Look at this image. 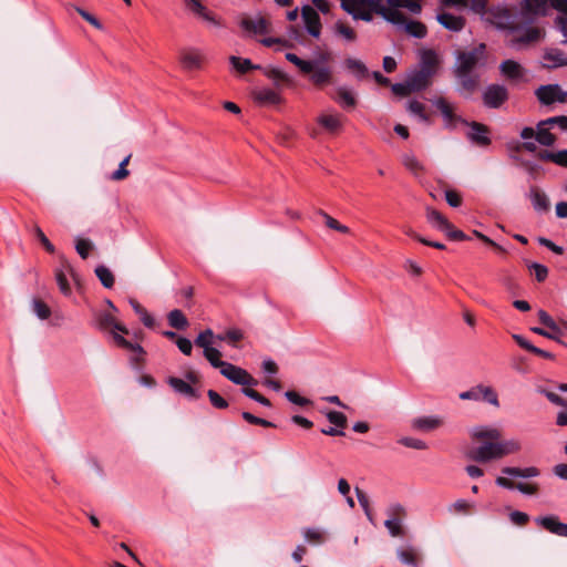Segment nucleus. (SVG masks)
Returning a JSON list of instances; mask_svg holds the SVG:
<instances>
[{
  "mask_svg": "<svg viewBox=\"0 0 567 567\" xmlns=\"http://www.w3.org/2000/svg\"><path fill=\"white\" fill-rule=\"evenodd\" d=\"M502 431L492 426H476L472 430L471 437L478 446L468 451V457L477 463H488L501 460L499 439Z\"/></svg>",
  "mask_w": 567,
  "mask_h": 567,
  "instance_id": "1",
  "label": "nucleus"
},
{
  "mask_svg": "<svg viewBox=\"0 0 567 567\" xmlns=\"http://www.w3.org/2000/svg\"><path fill=\"white\" fill-rule=\"evenodd\" d=\"M99 327L104 330H111L114 343L122 349L133 352L132 363L136 367L143 365L145 361V350L138 343L126 340L122 334H128L130 331L123 323L109 311L100 312L96 317Z\"/></svg>",
  "mask_w": 567,
  "mask_h": 567,
  "instance_id": "2",
  "label": "nucleus"
},
{
  "mask_svg": "<svg viewBox=\"0 0 567 567\" xmlns=\"http://www.w3.org/2000/svg\"><path fill=\"white\" fill-rule=\"evenodd\" d=\"M433 78L420 70H415L408 75L403 83H395L391 86L392 92L399 96H408L415 92H421L432 84Z\"/></svg>",
  "mask_w": 567,
  "mask_h": 567,
  "instance_id": "3",
  "label": "nucleus"
},
{
  "mask_svg": "<svg viewBox=\"0 0 567 567\" xmlns=\"http://www.w3.org/2000/svg\"><path fill=\"white\" fill-rule=\"evenodd\" d=\"M487 19L491 23L503 30H517V19L511 9L505 7H493L487 11Z\"/></svg>",
  "mask_w": 567,
  "mask_h": 567,
  "instance_id": "4",
  "label": "nucleus"
},
{
  "mask_svg": "<svg viewBox=\"0 0 567 567\" xmlns=\"http://www.w3.org/2000/svg\"><path fill=\"white\" fill-rule=\"evenodd\" d=\"M302 74L309 76V81L317 89H323L327 85L333 83L332 69L324 64H319V61H312L310 72H303Z\"/></svg>",
  "mask_w": 567,
  "mask_h": 567,
  "instance_id": "5",
  "label": "nucleus"
},
{
  "mask_svg": "<svg viewBox=\"0 0 567 567\" xmlns=\"http://www.w3.org/2000/svg\"><path fill=\"white\" fill-rule=\"evenodd\" d=\"M485 44H481L478 48L464 51L458 54V65L455 70V75H464L472 73V71L478 64V61L484 52Z\"/></svg>",
  "mask_w": 567,
  "mask_h": 567,
  "instance_id": "6",
  "label": "nucleus"
},
{
  "mask_svg": "<svg viewBox=\"0 0 567 567\" xmlns=\"http://www.w3.org/2000/svg\"><path fill=\"white\" fill-rule=\"evenodd\" d=\"M535 95L544 105L567 102V92H564L558 84L542 85L535 91Z\"/></svg>",
  "mask_w": 567,
  "mask_h": 567,
  "instance_id": "7",
  "label": "nucleus"
},
{
  "mask_svg": "<svg viewBox=\"0 0 567 567\" xmlns=\"http://www.w3.org/2000/svg\"><path fill=\"white\" fill-rule=\"evenodd\" d=\"M220 373L235 384L243 385L244 388H250L258 384V381L252 378L245 369L231 363H227Z\"/></svg>",
  "mask_w": 567,
  "mask_h": 567,
  "instance_id": "8",
  "label": "nucleus"
},
{
  "mask_svg": "<svg viewBox=\"0 0 567 567\" xmlns=\"http://www.w3.org/2000/svg\"><path fill=\"white\" fill-rule=\"evenodd\" d=\"M369 12L380 14L386 21L391 23L401 22L404 19V13L400 10L392 9V7H385L382 0H363Z\"/></svg>",
  "mask_w": 567,
  "mask_h": 567,
  "instance_id": "9",
  "label": "nucleus"
},
{
  "mask_svg": "<svg viewBox=\"0 0 567 567\" xmlns=\"http://www.w3.org/2000/svg\"><path fill=\"white\" fill-rule=\"evenodd\" d=\"M406 512L400 504L391 505L388 509L389 518L384 522V526L389 529L391 536H403V528L401 526L402 519L405 517Z\"/></svg>",
  "mask_w": 567,
  "mask_h": 567,
  "instance_id": "10",
  "label": "nucleus"
},
{
  "mask_svg": "<svg viewBox=\"0 0 567 567\" xmlns=\"http://www.w3.org/2000/svg\"><path fill=\"white\" fill-rule=\"evenodd\" d=\"M508 100V91L499 84L488 85L483 94L484 104L491 109L501 107Z\"/></svg>",
  "mask_w": 567,
  "mask_h": 567,
  "instance_id": "11",
  "label": "nucleus"
},
{
  "mask_svg": "<svg viewBox=\"0 0 567 567\" xmlns=\"http://www.w3.org/2000/svg\"><path fill=\"white\" fill-rule=\"evenodd\" d=\"M240 27L247 33L254 35H264L268 34L271 31V23L269 19L261 16H258L256 18L244 17L240 21Z\"/></svg>",
  "mask_w": 567,
  "mask_h": 567,
  "instance_id": "12",
  "label": "nucleus"
},
{
  "mask_svg": "<svg viewBox=\"0 0 567 567\" xmlns=\"http://www.w3.org/2000/svg\"><path fill=\"white\" fill-rule=\"evenodd\" d=\"M463 124L471 127L472 132L467 133V137L475 145L481 147H487L491 145L492 140L489 137V127L480 122L463 121Z\"/></svg>",
  "mask_w": 567,
  "mask_h": 567,
  "instance_id": "13",
  "label": "nucleus"
},
{
  "mask_svg": "<svg viewBox=\"0 0 567 567\" xmlns=\"http://www.w3.org/2000/svg\"><path fill=\"white\" fill-rule=\"evenodd\" d=\"M179 62L185 70H199L205 62V56L198 49H184L179 53Z\"/></svg>",
  "mask_w": 567,
  "mask_h": 567,
  "instance_id": "14",
  "label": "nucleus"
},
{
  "mask_svg": "<svg viewBox=\"0 0 567 567\" xmlns=\"http://www.w3.org/2000/svg\"><path fill=\"white\" fill-rule=\"evenodd\" d=\"M301 16L308 33L315 38H319L322 25L316 9L311 6H303Z\"/></svg>",
  "mask_w": 567,
  "mask_h": 567,
  "instance_id": "15",
  "label": "nucleus"
},
{
  "mask_svg": "<svg viewBox=\"0 0 567 567\" xmlns=\"http://www.w3.org/2000/svg\"><path fill=\"white\" fill-rule=\"evenodd\" d=\"M439 65L440 59L434 50L424 49L420 52V71L434 78V75L437 72Z\"/></svg>",
  "mask_w": 567,
  "mask_h": 567,
  "instance_id": "16",
  "label": "nucleus"
},
{
  "mask_svg": "<svg viewBox=\"0 0 567 567\" xmlns=\"http://www.w3.org/2000/svg\"><path fill=\"white\" fill-rule=\"evenodd\" d=\"M254 101L260 106H272L282 103L284 99L277 91L262 87L252 92Z\"/></svg>",
  "mask_w": 567,
  "mask_h": 567,
  "instance_id": "17",
  "label": "nucleus"
},
{
  "mask_svg": "<svg viewBox=\"0 0 567 567\" xmlns=\"http://www.w3.org/2000/svg\"><path fill=\"white\" fill-rule=\"evenodd\" d=\"M434 105L441 112L447 127L454 128L457 123H463L464 120L454 113L453 105L445 97H437Z\"/></svg>",
  "mask_w": 567,
  "mask_h": 567,
  "instance_id": "18",
  "label": "nucleus"
},
{
  "mask_svg": "<svg viewBox=\"0 0 567 567\" xmlns=\"http://www.w3.org/2000/svg\"><path fill=\"white\" fill-rule=\"evenodd\" d=\"M343 116L338 113H322L318 116V124L330 134H338L342 128Z\"/></svg>",
  "mask_w": 567,
  "mask_h": 567,
  "instance_id": "19",
  "label": "nucleus"
},
{
  "mask_svg": "<svg viewBox=\"0 0 567 567\" xmlns=\"http://www.w3.org/2000/svg\"><path fill=\"white\" fill-rule=\"evenodd\" d=\"M343 10L352 16L354 20H363L370 22L372 14L369 12L363 0H350L343 3Z\"/></svg>",
  "mask_w": 567,
  "mask_h": 567,
  "instance_id": "20",
  "label": "nucleus"
},
{
  "mask_svg": "<svg viewBox=\"0 0 567 567\" xmlns=\"http://www.w3.org/2000/svg\"><path fill=\"white\" fill-rule=\"evenodd\" d=\"M535 522L551 534L567 537V524L560 523L556 516L537 517Z\"/></svg>",
  "mask_w": 567,
  "mask_h": 567,
  "instance_id": "21",
  "label": "nucleus"
},
{
  "mask_svg": "<svg viewBox=\"0 0 567 567\" xmlns=\"http://www.w3.org/2000/svg\"><path fill=\"white\" fill-rule=\"evenodd\" d=\"M167 383L174 389V391L188 399L197 400L200 398L198 390L183 379L169 377L167 379Z\"/></svg>",
  "mask_w": 567,
  "mask_h": 567,
  "instance_id": "22",
  "label": "nucleus"
},
{
  "mask_svg": "<svg viewBox=\"0 0 567 567\" xmlns=\"http://www.w3.org/2000/svg\"><path fill=\"white\" fill-rule=\"evenodd\" d=\"M72 266L65 259L61 261V268L55 270V280L59 286V289L66 297L71 296L72 293L71 286L66 278V272L72 274Z\"/></svg>",
  "mask_w": 567,
  "mask_h": 567,
  "instance_id": "23",
  "label": "nucleus"
},
{
  "mask_svg": "<svg viewBox=\"0 0 567 567\" xmlns=\"http://www.w3.org/2000/svg\"><path fill=\"white\" fill-rule=\"evenodd\" d=\"M396 25H402L403 30L411 37L423 39L427 34L426 25L416 20H410L404 16L403 21L395 22Z\"/></svg>",
  "mask_w": 567,
  "mask_h": 567,
  "instance_id": "24",
  "label": "nucleus"
},
{
  "mask_svg": "<svg viewBox=\"0 0 567 567\" xmlns=\"http://www.w3.org/2000/svg\"><path fill=\"white\" fill-rule=\"evenodd\" d=\"M502 74L509 80H519L524 76V68L514 60H505L501 63Z\"/></svg>",
  "mask_w": 567,
  "mask_h": 567,
  "instance_id": "25",
  "label": "nucleus"
},
{
  "mask_svg": "<svg viewBox=\"0 0 567 567\" xmlns=\"http://www.w3.org/2000/svg\"><path fill=\"white\" fill-rule=\"evenodd\" d=\"M439 22L451 31H461L465 25V20L461 16L443 12L437 16Z\"/></svg>",
  "mask_w": 567,
  "mask_h": 567,
  "instance_id": "26",
  "label": "nucleus"
},
{
  "mask_svg": "<svg viewBox=\"0 0 567 567\" xmlns=\"http://www.w3.org/2000/svg\"><path fill=\"white\" fill-rule=\"evenodd\" d=\"M544 37V31L537 27L526 29L520 35L515 37L513 44H530L536 43Z\"/></svg>",
  "mask_w": 567,
  "mask_h": 567,
  "instance_id": "27",
  "label": "nucleus"
},
{
  "mask_svg": "<svg viewBox=\"0 0 567 567\" xmlns=\"http://www.w3.org/2000/svg\"><path fill=\"white\" fill-rule=\"evenodd\" d=\"M545 68L567 66V56L559 49H549L544 54Z\"/></svg>",
  "mask_w": 567,
  "mask_h": 567,
  "instance_id": "28",
  "label": "nucleus"
},
{
  "mask_svg": "<svg viewBox=\"0 0 567 567\" xmlns=\"http://www.w3.org/2000/svg\"><path fill=\"white\" fill-rule=\"evenodd\" d=\"M513 339L515 342L523 348L524 350L534 353L535 355H538L540 358L547 359V360H554L555 355L551 352L545 351L540 348H537L533 346L529 341H527L523 336L520 334H513Z\"/></svg>",
  "mask_w": 567,
  "mask_h": 567,
  "instance_id": "29",
  "label": "nucleus"
},
{
  "mask_svg": "<svg viewBox=\"0 0 567 567\" xmlns=\"http://www.w3.org/2000/svg\"><path fill=\"white\" fill-rule=\"evenodd\" d=\"M344 66L346 69L351 72L357 79L363 80L367 79L370 73L365 64L354 58H347L344 60Z\"/></svg>",
  "mask_w": 567,
  "mask_h": 567,
  "instance_id": "30",
  "label": "nucleus"
},
{
  "mask_svg": "<svg viewBox=\"0 0 567 567\" xmlns=\"http://www.w3.org/2000/svg\"><path fill=\"white\" fill-rule=\"evenodd\" d=\"M398 557L403 564H406V565H410L413 567H419L422 561V557H421L420 553L413 547L400 548L398 550Z\"/></svg>",
  "mask_w": 567,
  "mask_h": 567,
  "instance_id": "31",
  "label": "nucleus"
},
{
  "mask_svg": "<svg viewBox=\"0 0 567 567\" xmlns=\"http://www.w3.org/2000/svg\"><path fill=\"white\" fill-rule=\"evenodd\" d=\"M530 199L533 206L538 212H547L549 209V200L547 195L540 190L537 186L530 187Z\"/></svg>",
  "mask_w": 567,
  "mask_h": 567,
  "instance_id": "32",
  "label": "nucleus"
},
{
  "mask_svg": "<svg viewBox=\"0 0 567 567\" xmlns=\"http://www.w3.org/2000/svg\"><path fill=\"white\" fill-rule=\"evenodd\" d=\"M502 473L514 477L529 478L538 476L540 474V471L535 466H529L525 468L506 466L502 468Z\"/></svg>",
  "mask_w": 567,
  "mask_h": 567,
  "instance_id": "33",
  "label": "nucleus"
},
{
  "mask_svg": "<svg viewBox=\"0 0 567 567\" xmlns=\"http://www.w3.org/2000/svg\"><path fill=\"white\" fill-rule=\"evenodd\" d=\"M442 420L435 416H422L413 421L412 425L419 431H432L442 425Z\"/></svg>",
  "mask_w": 567,
  "mask_h": 567,
  "instance_id": "34",
  "label": "nucleus"
},
{
  "mask_svg": "<svg viewBox=\"0 0 567 567\" xmlns=\"http://www.w3.org/2000/svg\"><path fill=\"white\" fill-rule=\"evenodd\" d=\"M392 9L399 8L408 9L413 14H419L422 11V0H386Z\"/></svg>",
  "mask_w": 567,
  "mask_h": 567,
  "instance_id": "35",
  "label": "nucleus"
},
{
  "mask_svg": "<svg viewBox=\"0 0 567 567\" xmlns=\"http://www.w3.org/2000/svg\"><path fill=\"white\" fill-rule=\"evenodd\" d=\"M334 100L346 110L354 109L357 105L355 96L346 87H339L337 90V96Z\"/></svg>",
  "mask_w": 567,
  "mask_h": 567,
  "instance_id": "36",
  "label": "nucleus"
},
{
  "mask_svg": "<svg viewBox=\"0 0 567 567\" xmlns=\"http://www.w3.org/2000/svg\"><path fill=\"white\" fill-rule=\"evenodd\" d=\"M426 218L430 224L442 231L450 228V221L447 218L434 208L426 209Z\"/></svg>",
  "mask_w": 567,
  "mask_h": 567,
  "instance_id": "37",
  "label": "nucleus"
},
{
  "mask_svg": "<svg viewBox=\"0 0 567 567\" xmlns=\"http://www.w3.org/2000/svg\"><path fill=\"white\" fill-rule=\"evenodd\" d=\"M548 125H542V121L537 124L536 140L544 146H551L556 142V136L550 133Z\"/></svg>",
  "mask_w": 567,
  "mask_h": 567,
  "instance_id": "38",
  "label": "nucleus"
},
{
  "mask_svg": "<svg viewBox=\"0 0 567 567\" xmlns=\"http://www.w3.org/2000/svg\"><path fill=\"white\" fill-rule=\"evenodd\" d=\"M244 338V333L240 329L231 328L226 330L224 333H219L216 336V339L219 341H225L233 347H238V342H240Z\"/></svg>",
  "mask_w": 567,
  "mask_h": 567,
  "instance_id": "39",
  "label": "nucleus"
},
{
  "mask_svg": "<svg viewBox=\"0 0 567 567\" xmlns=\"http://www.w3.org/2000/svg\"><path fill=\"white\" fill-rule=\"evenodd\" d=\"M130 305L132 306L135 313L140 317L141 321L144 323L147 328H154L155 320L154 318L147 312V310L135 299H130Z\"/></svg>",
  "mask_w": 567,
  "mask_h": 567,
  "instance_id": "40",
  "label": "nucleus"
},
{
  "mask_svg": "<svg viewBox=\"0 0 567 567\" xmlns=\"http://www.w3.org/2000/svg\"><path fill=\"white\" fill-rule=\"evenodd\" d=\"M499 447H501V458L511 455L516 454L522 451V443L517 439H509V440H501L499 439Z\"/></svg>",
  "mask_w": 567,
  "mask_h": 567,
  "instance_id": "41",
  "label": "nucleus"
},
{
  "mask_svg": "<svg viewBox=\"0 0 567 567\" xmlns=\"http://www.w3.org/2000/svg\"><path fill=\"white\" fill-rule=\"evenodd\" d=\"M564 338H567V321H559L555 324L554 329L549 330L548 339L567 347V343L563 340Z\"/></svg>",
  "mask_w": 567,
  "mask_h": 567,
  "instance_id": "42",
  "label": "nucleus"
},
{
  "mask_svg": "<svg viewBox=\"0 0 567 567\" xmlns=\"http://www.w3.org/2000/svg\"><path fill=\"white\" fill-rule=\"evenodd\" d=\"M334 33L349 42L357 40V32L344 21H337L334 23Z\"/></svg>",
  "mask_w": 567,
  "mask_h": 567,
  "instance_id": "43",
  "label": "nucleus"
},
{
  "mask_svg": "<svg viewBox=\"0 0 567 567\" xmlns=\"http://www.w3.org/2000/svg\"><path fill=\"white\" fill-rule=\"evenodd\" d=\"M168 323L172 328L184 330L188 326V320L179 309L172 310L167 316Z\"/></svg>",
  "mask_w": 567,
  "mask_h": 567,
  "instance_id": "44",
  "label": "nucleus"
},
{
  "mask_svg": "<svg viewBox=\"0 0 567 567\" xmlns=\"http://www.w3.org/2000/svg\"><path fill=\"white\" fill-rule=\"evenodd\" d=\"M204 357L207 359V361L214 368H217L220 371L228 363V362H225V361L221 360V352L218 349L214 348V347H210V348L204 350Z\"/></svg>",
  "mask_w": 567,
  "mask_h": 567,
  "instance_id": "45",
  "label": "nucleus"
},
{
  "mask_svg": "<svg viewBox=\"0 0 567 567\" xmlns=\"http://www.w3.org/2000/svg\"><path fill=\"white\" fill-rule=\"evenodd\" d=\"M460 82L463 90L467 93H473L478 86V75H474L472 73H466L464 75H455Z\"/></svg>",
  "mask_w": 567,
  "mask_h": 567,
  "instance_id": "46",
  "label": "nucleus"
},
{
  "mask_svg": "<svg viewBox=\"0 0 567 567\" xmlns=\"http://www.w3.org/2000/svg\"><path fill=\"white\" fill-rule=\"evenodd\" d=\"M478 392L481 400L486 401L496 408L499 406L498 395L492 386L478 384Z\"/></svg>",
  "mask_w": 567,
  "mask_h": 567,
  "instance_id": "47",
  "label": "nucleus"
},
{
  "mask_svg": "<svg viewBox=\"0 0 567 567\" xmlns=\"http://www.w3.org/2000/svg\"><path fill=\"white\" fill-rule=\"evenodd\" d=\"M402 163L414 176H421L424 174V166L414 156L404 155Z\"/></svg>",
  "mask_w": 567,
  "mask_h": 567,
  "instance_id": "48",
  "label": "nucleus"
},
{
  "mask_svg": "<svg viewBox=\"0 0 567 567\" xmlns=\"http://www.w3.org/2000/svg\"><path fill=\"white\" fill-rule=\"evenodd\" d=\"M229 62L239 73L243 74L259 68L257 65H254L249 59H241L235 55H231L229 58Z\"/></svg>",
  "mask_w": 567,
  "mask_h": 567,
  "instance_id": "49",
  "label": "nucleus"
},
{
  "mask_svg": "<svg viewBox=\"0 0 567 567\" xmlns=\"http://www.w3.org/2000/svg\"><path fill=\"white\" fill-rule=\"evenodd\" d=\"M475 509V505L465 499H457L452 505H450L449 511L454 514H463L468 515L472 514Z\"/></svg>",
  "mask_w": 567,
  "mask_h": 567,
  "instance_id": "50",
  "label": "nucleus"
},
{
  "mask_svg": "<svg viewBox=\"0 0 567 567\" xmlns=\"http://www.w3.org/2000/svg\"><path fill=\"white\" fill-rule=\"evenodd\" d=\"M95 275L105 288H112L114 286V276L105 266H97L95 268Z\"/></svg>",
  "mask_w": 567,
  "mask_h": 567,
  "instance_id": "51",
  "label": "nucleus"
},
{
  "mask_svg": "<svg viewBox=\"0 0 567 567\" xmlns=\"http://www.w3.org/2000/svg\"><path fill=\"white\" fill-rule=\"evenodd\" d=\"M326 416L331 424L336 425L340 430L348 426V417L342 412L330 410L326 413Z\"/></svg>",
  "mask_w": 567,
  "mask_h": 567,
  "instance_id": "52",
  "label": "nucleus"
},
{
  "mask_svg": "<svg viewBox=\"0 0 567 567\" xmlns=\"http://www.w3.org/2000/svg\"><path fill=\"white\" fill-rule=\"evenodd\" d=\"M319 215L323 217L324 224L328 228L333 229L336 231L342 233V234H349L350 229L348 226H344L340 224L337 219L328 215L323 210H319Z\"/></svg>",
  "mask_w": 567,
  "mask_h": 567,
  "instance_id": "53",
  "label": "nucleus"
},
{
  "mask_svg": "<svg viewBox=\"0 0 567 567\" xmlns=\"http://www.w3.org/2000/svg\"><path fill=\"white\" fill-rule=\"evenodd\" d=\"M547 0H524V9L532 14H540L545 12Z\"/></svg>",
  "mask_w": 567,
  "mask_h": 567,
  "instance_id": "54",
  "label": "nucleus"
},
{
  "mask_svg": "<svg viewBox=\"0 0 567 567\" xmlns=\"http://www.w3.org/2000/svg\"><path fill=\"white\" fill-rule=\"evenodd\" d=\"M286 59L295 64L299 71L301 73L303 72H310L311 71V66H312V61H308V60H302L301 58H299L298 55H296L295 53H286Z\"/></svg>",
  "mask_w": 567,
  "mask_h": 567,
  "instance_id": "55",
  "label": "nucleus"
},
{
  "mask_svg": "<svg viewBox=\"0 0 567 567\" xmlns=\"http://www.w3.org/2000/svg\"><path fill=\"white\" fill-rule=\"evenodd\" d=\"M214 338H216L214 332L210 329H206L197 336L195 339V344L199 348H203V350H206L212 347Z\"/></svg>",
  "mask_w": 567,
  "mask_h": 567,
  "instance_id": "56",
  "label": "nucleus"
},
{
  "mask_svg": "<svg viewBox=\"0 0 567 567\" xmlns=\"http://www.w3.org/2000/svg\"><path fill=\"white\" fill-rule=\"evenodd\" d=\"M241 416L246 422L254 424V425H259V426H264V427H276V424H274L272 422L267 421L261 417H258V416L251 414L250 412H243Z\"/></svg>",
  "mask_w": 567,
  "mask_h": 567,
  "instance_id": "57",
  "label": "nucleus"
},
{
  "mask_svg": "<svg viewBox=\"0 0 567 567\" xmlns=\"http://www.w3.org/2000/svg\"><path fill=\"white\" fill-rule=\"evenodd\" d=\"M33 311L42 320L48 319L51 315L49 306L41 299H34Z\"/></svg>",
  "mask_w": 567,
  "mask_h": 567,
  "instance_id": "58",
  "label": "nucleus"
},
{
  "mask_svg": "<svg viewBox=\"0 0 567 567\" xmlns=\"http://www.w3.org/2000/svg\"><path fill=\"white\" fill-rule=\"evenodd\" d=\"M542 125H548L551 128L554 126H558L560 130L567 131V116L559 115V116L548 117V118L542 121Z\"/></svg>",
  "mask_w": 567,
  "mask_h": 567,
  "instance_id": "59",
  "label": "nucleus"
},
{
  "mask_svg": "<svg viewBox=\"0 0 567 567\" xmlns=\"http://www.w3.org/2000/svg\"><path fill=\"white\" fill-rule=\"evenodd\" d=\"M75 249L83 259H86L93 249V245L89 239L79 238L76 239Z\"/></svg>",
  "mask_w": 567,
  "mask_h": 567,
  "instance_id": "60",
  "label": "nucleus"
},
{
  "mask_svg": "<svg viewBox=\"0 0 567 567\" xmlns=\"http://www.w3.org/2000/svg\"><path fill=\"white\" fill-rule=\"evenodd\" d=\"M207 395L212 405L216 409L224 410L228 408V402L215 390H208Z\"/></svg>",
  "mask_w": 567,
  "mask_h": 567,
  "instance_id": "61",
  "label": "nucleus"
},
{
  "mask_svg": "<svg viewBox=\"0 0 567 567\" xmlns=\"http://www.w3.org/2000/svg\"><path fill=\"white\" fill-rule=\"evenodd\" d=\"M409 111L417 115L422 121H429V115L423 103L415 100L411 101L409 103Z\"/></svg>",
  "mask_w": 567,
  "mask_h": 567,
  "instance_id": "62",
  "label": "nucleus"
},
{
  "mask_svg": "<svg viewBox=\"0 0 567 567\" xmlns=\"http://www.w3.org/2000/svg\"><path fill=\"white\" fill-rule=\"evenodd\" d=\"M528 268L533 270L534 276L538 282H543L546 280L548 276V268L544 265L532 262Z\"/></svg>",
  "mask_w": 567,
  "mask_h": 567,
  "instance_id": "63",
  "label": "nucleus"
},
{
  "mask_svg": "<svg viewBox=\"0 0 567 567\" xmlns=\"http://www.w3.org/2000/svg\"><path fill=\"white\" fill-rule=\"evenodd\" d=\"M509 519L514 525L524 527L528 524L530 518H529V515L524 512L513 511L509 514Z\"/></svg>",
  "mask_w": 567,
  "mask_h": 567,
  "instance_id": "64",
  "label": "nucleus"
}]
</instances>
